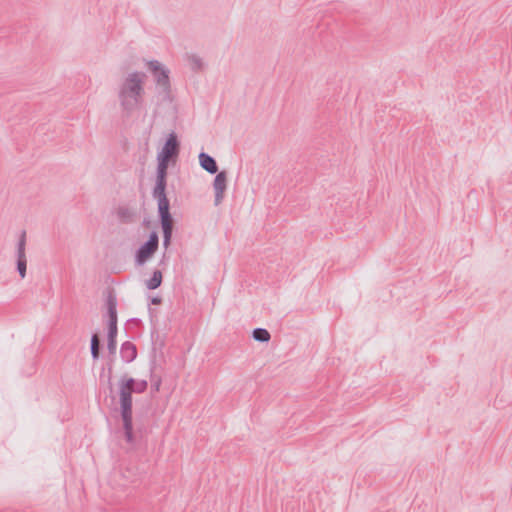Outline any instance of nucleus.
Wrapping results in <instances>:
<instances>
[{
	"mask_svg": "<svg viewBox=\"0 0 512 512\" xmlns=\"http://www.w3.org/2000/svg\"><path fill=\"white\" fill-rule=\"evenodd\" d=\"M213 188L215 191V205L218 206L223 198H224V192L227 188V173L226 171H220L217 173V175L214 178L213 182Z\"/></svg>",
	"mask_w": 512,
	"mask_h": 512,
	"instance_id": "1a4fd4ad",
	"label": "nucleus"
},
{
	"mask_svg": "<svg viewBox=\"0 0 512 512\" xmlns=\"http://www.w3.org/2000/svg\"><path fill=\"white\" fill-rule=\"evenodd\" d=\"M179 151L180 143L178 141L177 135L175 132H171L168 135L166 142L158 155L174 161L178 157Z\"/></svg>",
	"mask_w": 512,
	"mask_h": 512,
	"instance_id": "423d86ee",
	"label": "nucleus"
},
{
	"mask_svg": "<svg viewBox=\"0 0 512 512\" xmlns=\"http://www.w3.org/2000/svg\"><path fill=\"white\" fill-rule=\"evenodd\" d=\"M117 216L123 223H132L136 217V212L129 207L120 206L117 209Z\"/></svg>",
	"mask_w": 512,
	"mask_h": 512,
	"instance_id": "ddd939ff",
	"label": "nucleus"
},
{
	"mask_svg": "<svg viewBox=\"0 0 512 512\" xmlns=\"http://www.w3.org/2000/svg\"><path fill=\"white\" fill-rule=\"evenodd\" d=\"M117 333L118 329L108 328V335H107V349L110 355H115L116 348H117Z\"/></svg>",
	"mask_w": 512,
	"mask_h": 512,
	"instance_id": "4468645a",
	"label": "nucleus"
},
{
	"mask_svg": "<svg viewBox=\"0 0 512 512\" xmlns=\"http://www.w3.org/2000/svg\"><path fill=\"white\" fill-rule=\"evenodd\" d=\"M100 338L97 333H93L91 336L90 350L93 360H98L100 357Z\"/></svg>",
	"mask_w": 512,
	"mask_h": 512,
	"instance_id": "dca6fc26",
	"label": "nucleus"
},
{
	"mask_svg": "<svg viewBox=\"0 0 512 512\" xmlns=\"http://www.w3.org/2000/svg\"><path fill=\"white\" fill-rule=\"evenodd\" d=\"M163 280L162 272L160 270H155L150 279L146 281V287L149 290L157 289Z\"/></svg>",
	"mask_w": 512,
	"mask_h": 512,
	"instance_id": "2eb2a0df",
	"label": "nucleus"
},
{
	"mask_svg": "<svg viewBox=\"0 0 512 512\" xmlns=\"http://www.w3.org/2000/svg\"><path fill=\"white\" fill-rule=\"evenodd\" d=\"M171 159L157 155V171L156 176H167L168 166Z\"/></svg>",
	"mask_w": 512,
	"mask_h": 512,
	"instance_id": "f3484780",
	"label": "nucleus"
},
{
	"mask_svg": "<svg viewBox=\"0 0 512 512\" xmlns=\"http://www.w3.org/2000/svg\"><path fill=\"white\" fill-rule=\"evenodd\" d=\"M162 302V299L160 297H153L151 299V303L154 304V305H158Z\"/></svg>",
	"mask_w": 512,
	"mask_h": 512,
	"instance_id": "4be33fe9",
	"label": "nucleus"
},
{
	"mask_svg": "<svg viewBox=\"0 0 512 512\" xmlns=\"http://www.w3.org/2000/svg\"><path fill=\"white\" fill-rule=\"evenodd\" d=\"M252 337L257 342H268L271 338L270 333L264 328H255L252 332Z\"/></svg>",
	"mask_w": 512,
	"mask_h": 512,
	"instance_id": "a211bd4d",
	"label": "nucleus"
},
{
	"mask_svg": "<svg viewBox=\"0 0 512 512\" xmlns=\"http://www.w3.org/2000/svg\"><path fill=\"white\" fill-rule=\"evenodd\" d=\"M189 62L192 70L199 71L203 68L202 59L196 55L189 56Z\"/></svg>",
	"mask_w": 512,
	"mask_h": 512,
	"instance_id": "6ab92c4d",
	"label": "nucleus"
},
{
	"mask_svg": "<svg viewBox=\"0 0 512 512\" xmlns=\"http://www.w3.org/2000/svg\"><path fill=\"white\" fill-rule=\"evenodd\" d=\"M112 361L110 363H108V367H107V370H108V374H109V385L111 386V374H112Z\"/></svg>",
	"mask_w": 512,
	"mask_h": 512,
	"instance_id": "412c9836",
	"label": "nucleus"
},
{
	"mask_svg": "<svg viewBox=\"0 0 512 512\" xmlns=\"http://www.w3.org/2000/svg\"><path fill=\"white\" fill-rule=\"evenodd\" d=\"M151 382H152L151 383V391L159 392L161 384H162L161 378L160 377H157V378L152 377Z\"/></svg>",
	"mask_w": 512,
	"mask_h": 512,
	"instance_id": "aec40b11",
	"label": "nucleus"
},
{
	"mask_svg": "<svg viewBox=\"0 0 512 512\" xmlns=\"http://www.w3.org/2000/svg\"><path fill=\"white\" fill-rule=\"evenodd\" d=\"M200 166L210 174H216L218 172V165L216 160L205 152L199 154Z\"/></svg>",
	"mask_w": 512,
	"mask_h": 512,
	"instance_id": "9b49d317",
	"label": "nucleus"
},
{
	"mask_svg": "<svg viewBox=\"0 0 512 512\" xmlns=\"http://www.w3.org/2000/svg\"><path fill=\"white\" fill-rule=\"evenodd\" d=\"M107 308L108 328H117V298L113 289L109 290L105 302Z\"/></svg>",
	"mask_w": 512,
	"mask_h": 512,
	"instance_id": "6e6552de",
	"label": "nucleus"
},
{
	"mask_svg": "<svg viewBox=\"0 0 512 512\" xmlns=\"http://www.w3.org/2000/svg\"><path fill=\"white\" fill-rule=\"evenodd\" d=\"M167 176H156L152 196L157 200L158 216L163 231V246L167 249L171 244L174 220L170 213V202L166 194Z\"/></svg>",
	"mask_w": 512,
	"mask_h": 512,
	"instance_id": "f03ea898",
	"label": "nucleus"
},
{
	"mask_svg": "<svg viewBox=\"0 0 512 512\" xmlns=\"http://www.w3.org/2000/svg\"><path fill=\"white\" fill-rule=\"evenodd\" d=\"M133 393H144L147 390L148 382L146 380H136L132 377L122 376Z\"/></svg>",
	"mask_w": 512,
	"mask_h": 512,
	"instance_id": "f8f14e48",
	"label": "nucleus"
},
{
	"mask_svg": "<svg viewBox=\"0 0 512 512\" xmlns=\"http://www.w3.org/2000/svg\"><path fill=\"white\" fill-rule=\"evenodd\" d=\"M132 391L124 378L121 377L119 381V402L121 410V418L123 421V429L125 439L128 443L134 444L136 442V434L133 431L132 420Z\"/></svg>",
	"mask_w": 512,
	"mask_h": 512,
	"instance_id": "7ed1b4c3",
	"label": "nucleus"
},
{
	"mask_svg": "<svg viewBox=\"0 0 512 512\" xmlns=\"http://www.w3.org/2000/svg\"><path fill=\"white\" fill-rule=\"evenodd\" d=\"M26 231H22L17 243V271L23 279L26 276L27 259L25 254Z\"/></svg>",
	"mask_w": 512,
	"mask_h": 512,
	"instance_id": "0eeeda50",
	"label": "nucleus"
},
{
	"mask_svg": "<svg viewBox=\"0 0 512 512\" xmlns=\"http://www.w3.org/2000/svg\"><path fill=\"white\" fill-rule=\"evenodd\" d=\"M148 69L152 73L156 85L164 95V99L171 97V84L169 78V70L166 69L159 61L151 60L148 62Z\"/></svg>",
	"mask_w": 512,
	"mask_h": 512,
	"instance_id": "20e7f679",
	"label": "nucleus"
},
{
	"mask_svg": "<svg viewBox=\"0 0 512 512\" xmlns=\"http://www.w3.org/2000/svg\"><path fill=\"white\" fill-rule=\"evenodd\" d=\"M120 356L126 363H130L137 357L136 346L131 341H125L120 348Z\"/></svg>",
	"mask_w": 512,
	"mask_h": 512,
	"instance_id": "9d476101",
	"label": "nucleus"
},
{
	"mask_svg": "<svg viewBox=\"0 0 512 512\" xmlns=\"http://www.w3.org/2000/svg\"><path fill=\"white\" fill-rule=\"evenodd\" d=\"M147 75L141 71L128 73L117 88V98L122 114L130 117L143 104L145 80Z\"/></svg>",
	"mask_w": 512,
	"mask_h": 512,
	"instance_id": "f257e3e1",
	"label": "nucleus"
},
{
	"mask_svg": "<svg viewBox=\"0 0 512 512\" xmlns=\"http://www.w3.org/2000/svg\"><path fill=\"white\" fill-rule=\"evenodd\" d=\"M159 237L157 232L152 231L149 235L148 240L143 243L135 253V262L141 266L145 264L158 250Z\"/></svg>",
	"mask_w": 512,
	"mask_h": 512,
	"instance_id": "39448f33",
	"label": "nucleus"
}]
</instances>
